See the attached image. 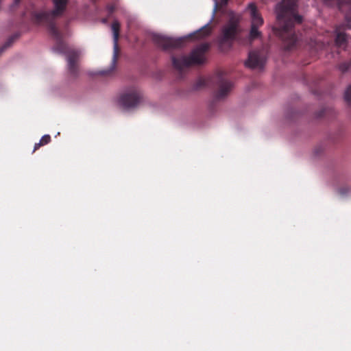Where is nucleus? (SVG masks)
I'll list each match as a JSON object with an SVG mask.
<instances>
[{"label": "nucleus", "instance_id": "nucleus-1", "mask_svg": "<svg viewBox=\"0 0 351 351\" xmlns=\"http://www.w3.org/2000/svg\"><path fill=\"white\" fill-rule=\"evenodd\" d=\"M296 2L297 0H282V2L276 8L277 21L280 29L279 34L283 39L285 38L284 33H288L289 36L291 37V45L288 46V48H290L295 41L293 35L290 32L293 25V21L298 23L302 21V17L295 12Z\"/></svg>", "mask_w": 351, "mask_h": 351}, {"label": "nucleus", "instance_id": "nucleus-2", "mask_svg": "<svg viewBox=\"0 0 351 351\" xmlns=\"http://www.w3.org/2000/svg\"><path fill=\"white\" fill-rule=\"evenodd\" d=\"M217 3L215 1L213 15H212V17H211L210 21L207 24H206L204 27H202L199 30H197V32L190 34L186 36L177 38L167 37V36L162 35V34H156V35H154V40L158 45H160L165 49H171V48H176V47H180L184 40H186V39H189L190 38H192L196 35L199 38H203V37L208 35L211 31L209 25L214 19V16H215V14L216 12V10H217Z\"/></svg>", "mask_w": 351, "mask_h": 351}, {"label": "nucleus", "instance_id": "nucleus-3", "mask_svg": "<svg viewBox=\"0 0 351 351\" xmlns=\"http://www.w3.org/2000/svg\"><path fill=\"white\" fill-rule=\"evenodd\" d=\"M208 47V44L204 43L195 49L189 57L184 56L173 57L172 62L174 67L178 70H182L190 65L204 62L205 53Z\"/></svg>", "mask_w": 351, "mask_h": 351}, {"label": "nucleus", "instance_id": "nucleus-4", "mask_svg": "<svg viewBox=\"0 0 351 351\" xmlns=\"http://www.w3.org/2000/svg\"><path fill=\"white\" fill-rule=\"evenodd\" d=\"M143 95L140 89L135 86L123 88L117 98V104L124 110L136 108L142 101Z\"/></svg>", "mask_w": 351, "mask_h": 351}, {"label": "nucleus", "instance_id": "nucleus-5", "mask_svg": "<svg viewBox=\"0 0 351 351\" xmlns=\"http://www.w3.org/2000/svg\"><path fill=\"white\" fill-rule=\"evenodd\" d=\"M111 29L113 34V56L112 64L108 69L101 70L99 72V75L108 76L110 75L115 69L116 62L118 57L119 48H118V39L120 29V23L115 21L111 25Z\"/></svg>", "mask_w": 351, "mask_h": 351}, {"label": "nucleus", "instance_id": "nucleus-6", "mask_svg": "<svg viewBox=\"0 0 351 351\" xmlns=\"http://www.w3.org/2000/svg\"><path fill=\"white\" fill-rule=\"evenodd\" d=\"M54 10L51 12H39L34 14L37 23L48 22L52 17L60 15L64 10L66 0H53Z\"/></svg>", "mask_w": 351, "mask_h": 351}, {"label": "nucleus", "instance_id": "nucleus-7", "mask_svg": "<svg viewBox=\"0 0 351 351\" xmlns=\"http://www.w3.org/2000/svg\"><path fill=\"white\" fill-rule=\"evenodd\" d=\"M265 62V58L259 52L253 51L250 53L245 65L253 69H261Z\"/></svg>", "mask_w": 351, "mask_h": 351}, {"label": "nucleus", "instance_id": "nucleus-8", "mask_svg": "<svg viewBox=\"0 0 351 351\" xmlns=\"http://www.w3.org/2000/svg\"><path fill=\"white\" fill-rule=\"evenodd\" d=\"M251 18V25L253 27H261L263 24V19L257 11L256 6L254 3H250L247 8Z\"/></svg>", "mask_w": 351, "mask_h": 351}, {"label": "nucleus", "instance_id": "nucleus-9", "mask_svg": "<svg viewBox=\"0 0 351 351\" xmlns=\"http://www.w3.org/2000/svg\"><path fill=\"white\" fill-rule=\"evenodd\" d=\"M237 32V21L231 19L229 23L223 27V40L228 41L234 38Z\"/></svg>", "mask_w": 351, "mask_h": 351}, {"label": "nucleus", "instance_id": "nucleus-10", "mask_svg": "<svg viewBox=\"0 0 351 351\" xmlns=\"http://www.w3.org/2000/svg\"><path fill=\"white\" fill-rule=\"evenodd\" d=\"M232 84L230 82H223L221 83L219 90L216 94L217 99H222L226 96L232 90Z\"/></svg>", "mask_w": 351, "mask_h": 351}, {"label": "nucleus", "instance_id": "nucleus-11", "mask_svg": "<svg viewBox=\"0 0 351 351\" xmlns=\"http://www.w3.org/2000/svg\"><path fill=\"white\" fill-rule=\"evenodd\" d=\"M80 57V52L71 51L67 56L68 66L70 70H73L75 64Z\"/></svg>", "mask_w": 351, "mask_h": 351}, {"label": "nucleus", "instance_id": "nucleus-12", "mask_svg": "<svg viewBox=\"0 0 351 351\" xmlns=\"http://www.w3.org/2000/svg\"><path fill=\"white\" fill-rule=\"evenodd\" d=\"M260 27H253L251 25V29L250 32V38L251 39H255L261 36V32L258 31Z\"/></svg>", "mask_w": 351, "mask_h": 351}, {"label": "nucleus", "instance_id": "nucleus-13", "mask_svg": "<svg viewBox=\"0 0 351 351\" xmlns=\"http://www.w3.org/2000/svg\"><path fill=\"white\" fill-rule=\"evenodd\" d=\"M346 36L343 33H339L336 36V43L338 45H341L346 42Z\"/></svg>", "mask_w": 351, "mask_h": 351}, {"label": "nucleus", "instance_id": "nucleus-14", "mask_svg": "<svg viewBox=\"0 0 351 351\" xmlns=\"http://www.w3.org/2000/svg\"><path fill=\"white\" fill-rule=\"evenodd\" d=\"M345 99L346 101L351 103V86L348 88L345 93Z\"/></svg>", "mask_w": 351, "mask_h": 351}, {"label": "nucleus", "instance_id": "nucleus-15", "mask_svg": "<svg viewBox=\"0 0 351 351\" xmlns=\"http://www.w3.org/2000/svg\"><path fill=\"white\" fill-rule=\"evenodd\" d=\"M50 136L48 135V134H46V135H44L40 142V143H42V145H45V144H47L49 141H50Z\"/></svg>", "mask_w": 351, "mask_h": 351}, {"label": "nucleus", "instance_id": "nucleus-16", "mask_svg": "<svg viewBox=\"0 0 351 351\" xmlns=\"http://www.w3.org/2000/svg\"><path fill=\"white\" fill-rule=\"evenodd\" d=\"M349 191L348 188H342L339 190V193H340V194L343 195H346L347 191Z\"/></svg>", "mask_w": 351, "mask_h": 351}, {"label": "nucleus", "instance_id": "nucleus-17", "mask_svg": "<svg viewBox=\"0 0 351 351\" xmlns=\"http://www.w3.org/2000/svg\"><path fill=\"white\" fill-rule=\"evenodd\" d=\"M40 145H42V143H40V142L38 143H36L35 145H34V151H35L38 147H40Z\"/></svg>", "mask_w": 351, "mask_h": 351}, {"label": "nucleus", "instance_id": "nucleus-18", "mask_svg": "<svg viewBox=\"0 0 351 351\" xmlns=\"http://www.w3.org/2000/svg\"><path fill=\"white\" fill-rule=\"evenodd\" d=\"M227 2H228V0H221V3L224 4V5L226 4Z\"/></svg>", "mask_w": 351, "mask_h": 351}]
</instances>
